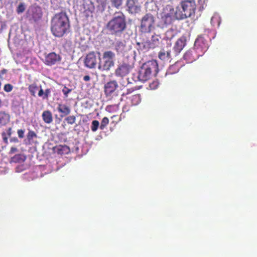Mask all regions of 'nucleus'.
<instances>
[{
    "mask_svg": "<svg viewBox=\"0 0 257 257\" xmlns=\"http://www.w3.org/2000/svg\"><path fill=\"white\" fill-rule=\"evenodd\" d=\"M196 7L194 0L182 1L176 7L175 11L171 6H167L162 14V20L165 24L168 25L174 19L180 20L190 18L194 15Z\"/></svg>",
    "mask_w": 257,
    "mask_h": 257,
    "instance_id": "obj_1",
    "label": "nucleus"
},
{
    "mask_svg": "<svg viewBox=\"0 0 257 257\" xmlns=\"http://www.w3.org/2000/svg\"><path fill=\"white\" fill-rule=\"evenodd\" d=\"M69 28L68 18L65 13L57 14L51 21V31L56 37L63 36Z\"/></svg>",
    "mask_w": 257,
    "mask_h": 257,
    "instance_id": "obj_2",
    "label": "nucleus"
},
{
    "mask_svg": "<svg viewBox=\"0 0 257 257\" xmlns=\"http://www.w3.org/2000/svg\"><path fill=\"white\" fill-rule=\"evenodd\" d=\"M125 17L122 13H116L107 25V29L110 35L119 37L126 28Z\"/></svg>",
    "mask_w": 257,
    "mask_h": 257,
    "instance_id": "obj_3",
    "label": "nucleus"
},
{
    "mask_svg": "<svg viewBox=\"0 0 257 257\" xmlns=\"http://www.w3.org/2000/svg\"><path fill=\"white\" fill-rule=\"evenodd\" d=\"M158 72L157 62L154 60L148 61L141 67L138 76V79L141 82H145L151 78L153 72L157 73Z\"/></svg>",
    "mask_w": 257,
    "mask_h": 257,
    "instance_id": "obj_4",
    "label": "nucleus"
},
{
    "mask_svg": "<svg viewBox=\"0 0 257 257\" xmlns=\"http://www.w3.org/2000/svg\"><path fill=\"white\" fill-rule=\"evenodd\" d=\"M99 62L98 63V69L101 71H109L111 68L114 66V58L115 54L111 51H105L101 58L100 53L98 52Z\"/></svg>",
    "mask_w": 257,
    "mask_h": 257,
    "instance_id": "obj_5",
    "label": "nucleus"
},
{
    "mask_svg": "<svg viewBox=\"0 0 257 257\" xmlns=\"http://www.w3.org/2000/svg\"><path fill=\"white\" fill-rule=\"evenodd\" d=\"M155 17L151 14H147L142 18L141 31L142 33H150L155 29Z\"/></svg>",
    "mask_w": 257,
    "mask_h": 257,
    "instance_id": "obj_6",
    "label": "nucleus"
},
{
    "mask_svg": "<svg viewBox=\"0 0 257 257\" xmlns=\"http://www.w3.org/2000/svg\"><path fill=\"white\" fill-rule=\"evenodd\" d=\"M110 42L117 55L124 54L126 49L125 40L116 37L114 40H110Z\"/></svg>",
    "mask_w": 257,
    "mask_h": 257,
    "instance_id": "obj_7",
    "label": "nucleus"
},
{
    "mask_svg": "<svg viewBox=\"0 0 257 257\" xmlns=\"http://www.w3.org/2000/svg\"><path fill=\"white\" fill-rule=\"evenodd\" d=\"M118 86L116 81L107 82L104 86V91L107 96H113L117 94L116 90Z\"/></svg>",
    "mask_w": 257,
    "mask_h": 257,
    "instance_id": "obj_8",
    "label": "nucleus"
},
{
    "mask_svg": "<svg viewBox=\"0 0 257 257\" xmlns=\"http://www.w3.org/2000/svg\"><path fill=\"white\" fill-rule=\"evenodd\" d=\"M130 67L126 63L119 64L115 70L116 76L123 78L130 73Z\"/></svg>",
    "mask_w": 257,
    "mask_h": 257,
    "instance_id": "obj_9",
    "label": "nucleus"
},
{
    "mask_svg": "<svg viewBox=\"0 0 257 257\" xmlns=\"http://www.w3.org/2000/svg\"><path fill=\"white\" fill-rule=\"evenodd\" d=\"M85 65L89 68H94L95 67L97 63L96 55L94 52L88 54L84 61Z\"/></svg>",
    "mask_w": 257,
    "mask_h": 257,
    "instance_id": "obj_10",
    "label": "nucleus"
},
{
    "mask_svg": "<svg viewBox=\"0 0 257 257\" xmlns=\"http://www.w3.org/2000/svg\"><path fill=\"white\" fill-rule=\"evenodd\" d=\"M126 7L128 12L132 14L138 13L141 10L140 6L135 0H127Z\"/></svg>",
    "mask_w": 257,
    "mask_h": 257,
    "instance_id": "obj_11",
    "label": "nucleus"
},
{
    "mask_svg": "<svg viewBox=\"0 0 257 257\" xmlns=\"http://www.w3.org/2000/svg\"><path fill=\"white\" fill-rule=\"evenodd\" d=\"M194 46L197 49H201L203 53L207 51L208 45L206 41L201 36L198 37L195 40Z\"/></svg>",
    "mask_w": 257,
    "mask_h": 257,
    "instance_id": "obj_12",
    "label": "nucleus"
},
{
    "mask_svg": "<svg viewBox=\"0 0 257 257\" xmlns=\"http://www.w3.org/2000/svg\"><path fill=\"white\" fill-rule=\"evenodd\" d=\"M60 56L53 52L49 53L45 57V63L47 65L51 66L60 61Z\"/></svg>",
    "mask_w": 257,
    "mask_h": 257,
    "instance_id": "obj_13",
    "label": "nucleus"
},
{
    "mask_svg": "<svg viewBox=\"0 0 257 257\" xmlns=\"http://www.w3.org/2000/svg\"><path fill=\"white\" fill-rule=\"evenodd\" d=\"M185 42L184 39H178L175 43L173 49L175 52V55H178L184 48Z\"/></svg>",
    "mask_w": 257,
    "mask_h": 257,
    "instance_id": "obj_14",
    "label": "nucleus"
},
{
    "mask_svg": "<svg viewBox=\"0 0 257 257\" xmlns=\"http://www.w3.org/2000/svg\"><path fill=\"white\" fill-rule=\"evenodd\" d=\"M10 115L5 111L0 112V127L6 125L10 121Z\"/></svg>",
    "mask_w": 257,
    "mask_h": 257,
    "instance_id": "obj_15",
    "label": "nucleus"
},
{
    "mask_svg": "<svg viewBox=\"0 0 257 257\" xmlns=\"http://www.w3.org/2000/svg\"><path fill=\"white\" fill-rule=\"evenodd\" d=\"M57 110L59 112L63 114L61 115L62 117L69 114L71 112L69 107L64 104H59Z\"/></svg>",
    "mask_w": 257,
    "mask_h": 257,
    "instance_id": "obj_16",
    "label": "nucleus"
},
{
    "mask_svg": "<svg viewBox=\"0 0 257 257\" xmlns=\"http://www.w3.org/2000/svg\"><path fill=\"white\" fill-rule=\"evenodd\" d=\"M42 117L44 121L46 123H51L53 121L52 113L49 110L44 111Z\"/></svg>",
    "mask_w": 257,
    "mask_h": 257,
    "instance_id": "obj_17",
    "label": "nucleus"
},
{
    "mask_svg": "<svg viewBox=\"0 0 257 257\" xmlns=\"http://www.w3.org/2000/svg\"><path fill=\"white\" fill-rule=\"evenodd\" d=\"M159 57L163 61H168L171 58L170 52L162 50L159 54Z\"/></svg>",
    "mask_w": 257,
    "mask_h": 257,
    "instance_id": "obj_18",
    "label": "nucleus"
},
{
    "mask_svg": "<svg viewBox=\"0 0 257 257\" xmlns=\"http://www.w3.org/2000/svg\"><path fill=\"white\" fill-rule=\"evenodd\" d=\"M152 43L150 42H146L144 45V47L146 48H154L156 45H157V43L159 41L158 36H152Z\"/></svg>",
    "mask_w": 257,
    "mask_h": 257,
    "instance_id": "obj_19",
    "label": "nucleus"
},
{
    "mask_svg": "<svg viewBox=\"0 0 257 257\" xmlns=\"http://www.w3.org/2000/svg\"><path fill=\"white\" fill-rule=\"evenodd\" d=\"M130 99L133 105H137L141 101V95L139 94L132 95L130 97Z\"/></svg>",
    "mask_w": 257,
    "mask_h": 257,
    "instance_id": "obj_20",
    "label": "nucleus"
},
{
    "mask_svg": "<svg viewBox=\"0 0 257 257\" xmlns=\"http://www.w3.org/2000/svg\"><path fill=\"white\" fill-rule=\"evenodd\" d=\"M210 22L212 25H214L216 22H217L219 26L221 22L220 17L217 13H215L212 17Z\"/></svg>",
    "mask_w": 257,
    "mask_h": 257,
    "instance_id": "obj_21",
    "label": "nucleus"
},
{
    "mask_svg": "<svg viewBox=\"0 0 257 257\" xmlns=\"http://www.w3.org/2000/svg\"><path fill=\"white\" fill-rule=\"evenodd\" d=\"M112 7L119 9L122 4L123 0H110Z\"/></svg>",
    "mask_w": 257,
    "mask_h": 257,
    "instance_id": "obj_22",
    "label": "nucleus"
},
{
    "mask_svg": "<svg viewBox=\"0 0 257 257\" xmlns=\"http://www.w3.org/2000/svg\"><path fill=\"white\" fill-rule=\"evenodd\" d=\"M39 89V87L35 84H31L29 87V90L31 94L33 96L35 95V93Z\"/></svg>",
    "mask_w": 257,
    "mask_h": 257,
    "instance_id": "obj_23",
    "label": "nucleus"
},
{
    "mask_svg": "<svg viewBox=\"0 0 257 257\" xmlns=\"http://www.w3.org/2000/svg\"><path fill=\"white\" fill-rule=\"evenodd\" d=\"M108 118L107 117H103L101 122L100 128L102 130H103L104 127L108 124Z\"/></svg>",
    "mask_w": 257,
    "mask_h": 257,
    "instance_id": "obj_24",
    "label": "nucleus"
},
{
    "mask_svg": "<svg viewBox=\"0 0 257 257\" xmlns=\"http://www.w3.org/2000/svg\"><path fill=\"white\" fill-rule=\"evenodd\" d=\"M99 125V122L98 120H94L92 121L91 130L93 132H95L98 129Z\"/></svg>",
    "mask_w": 257,
    "mask_h": 257,
    "instance_id": "obj_25",
    "label": "nucleus"
},
{
    "mask_svg": "<svg viewBox=\"0 0 257 257\" xmlns=\"http://www.w3.org/2000/svg\"><path fill=\"white\" fill-rule=\"evenodd\" d=\"M65 120L68 124H73L75 122L76 117L73 115L69 116L66 117Z\"/></svg>",
    "mask_w": 257,
    "mask_h": 257,
    "instance_id": "obj_26",
    "label": "nucleus"
},
{
    "mask_svg": "<svg viewBox=\"0 0 257 257\" xmlns=\"http://www.w3.org/2000/svg\"><path fill=\"white\" fill-rule=\"evenodd\" d=\"M25 10V5L23 3H21L19 5L17 9V12L18 14L22 13L24 12Z\"/></svg>",
    "mask_w": 257,
    "mask_h": 257,
    "instance_id": "obj_27",
    "label": "nucleus"
},
{
    "mask_svg": "<svg viewBox=\"0 0 257 257\" xmlns=\"http://www.w3.org/2000/svg\"><path fill=\"white\" fill-rule=\"evenodd\" d=\"M159 85L158 81H154L150 84L149 87L151 89L155 90L157 89Z\"/></svg>",
    "mask_w": 257,
    "mask_h": 257,
    "instance_id": "obj_28",
    "label": "nucleus"
},
{
    "mask_svg": "<svg viewBox=\"0 0 257 257\" xmlns=\"http://www.w3.org/2000/svg\"><path fill=\"white\" fill-rule=\"evenodd\" d=\"M13 88V86L10 84H6L4 86V90L7 92H11Z\"/></svg>",
    "mask_w": 257,
    "mask_h": 257,
    "instance_id": "obj_29",
    "label": "nucleus"
},
{
    "mask_svg": "<svg viewBox=\"0 0 257 257\" xmlns=\"http://www.w3.org/2000/svg\"><path fill=\"white\" fill-rule=\"evenodd\" d=\"M72 91L71 89H69L66 87H64L62 89V92L65 95V97H67L68 94Z\"/></svg>",
    "mask_w": 257,
    "mask_h": 257,
    "instance_id": "obj_30",
    "label": "nucleus"
},
{
    "mask_svg": "<svg viewBox=\"0 0 257 257\" xmlns=\"http://www.w3.org/2000/svg\"><path fill=\"white\" fill-rule=\"evenodd\" d=\"M174 67H175V66H171L169 68V69L168 70V71L166 73V74H172L177 73L178 71V69H177V70H176L175 71H173V69Z\"/></svg>",
    "mask_w": 257,
    "mask_h": 257,
    "instance_id": "obj_31",
    "label": "nucleus"
},
{
    "mask_svg": "<svg viewBox=\"0 0 257 257\" xmlns=\"http://www.w3.org/2000/svg\"><path fill=\"white\" fill-rule=\"evenodd\" d=\"M36 137V134L33 131H29L28 134V139H32L33 138Z\"/></svg>",
    "mask_w": 257,
    "mask_h": 257,
    "instance_id": "obj_32",
    "label": "nucleus"
},
{
    "mask_svg": "<svg viewBox=\"0 0 257 257\" xmlns=\"http://www.w3.org/2000/svg\"><path fill=\"white\" fill-rule=\"evenodd\" d=\"M51 90L50 89H47L44 92V96H43V99H46L50 95Z\"/></svg>",
    "mask_w": 257,
    "mask_h": 257,
    "instance_id": "obj_33",
    "label": "nucleus"
},
{
    "mask_svg": "<svg viewBox=\"0 0 257 257\" xmlns=\"http://www.w3.org/2000/svg\"><path fill=\"white\" fill-rule=\"evenodd\" d=\"M18 135L19 138H23L24 137V131L23 130H19Z\"/></svg>",
    "mask_w": 257,
    "mask_h": 257,
    "instance_id": "obj_34",
    "label": "nucleus"
},
{
    "mask_svg": "<svg viewBox=\"0 0 257 257\" xmlns=\"http://www.w3.org/2000/svg\"><path fill=\"white\" fill-rule=\"evenodd\" d=\"M206 0H198V2L199 3L200 5H201L200 8L202 9H204V5H206Z\"/></svg>",
    "mask_w": 257,
    "mask_h": 257,
    "instance_id": "obj_35",
    "label": "nucleus"
},
{
    "mask_svg": "<svg viewBox=\"0 0 257 257\" xmlns=\"http://www.w3.org/2000/svg\"><path fill=\"white\" fill-rule=\"evenodd\" d=\"M61 149H59V151L60 152L61 150L64 151L66 152L69 151V148L67 146H64L61 147Z\"/></svg>",
    "mask_w": 257,
    "mask_h": 257,
    "instance_id": "obj_36",
    "label": "nucleus"
},
{
    "mask_svg": "<svg viewBox=\"0 0 257 257\" xmlns=\"http://www.w3.org/2000/svg\"><path fill=\"white\" fill-rule=\"evenodd\" d=\"M38 96H40V97H42V96L43 97V96H44V92L43 89L41 87L39 91Z\"/></svg>",
    "mask_w": 257,
    "mask_h": 257,
    "instance_id": "obj_37",
    "label": "nucleus"
},
{
    "mask_svg": "<svg viewBox=\"0 0 257 257\" xmlns=\"http://www.w3.org/2000/svg\"><path fill=\"white\" fill-rule=\"evenodd\" d=\"M6 135L10 137L11 135L12 134V128L11 127H9L8 130H6Z\"/></svg>",
    "mask_w": 257,
    "mask_h": 257,
    "instance_id": "obj_38",
    "label": "nucleus"
},
{
    "mask_svg": "<svg viewBox=\"0 0 257 257\" xmlns=\"http://www.w3.org/2000/svg\"><path fill=\"white\" fill-rule=\"evenodd\" d=\"M2 136L4 141L7 143L8 142V137L6 135V133H3Z\"/></svg>",
    "mask_w": 257,
    "mask_h": 257,
    "instance_id": "obj_39",
    "label": "nucleus"
},
{
    "mask_svg": "<svg viewBox=\"0 0 257 257\" xmlns=\"http://www.w3.org/2000/svg\"><path fill=\"white\" fill-rule=\"evenodd\" d=\"M17 151V149L15 147H12L10 151V153L13 154Z\"/></svg>",
    "mask_w": 257,
    "mask_h": 257,
    "instance_id": "obj_40",
    "label": "nucleus"
},
{
    "mask_svg": "<svg viewBox=\"0 0 257 257\" xmlns=\"http://www.w3.org/2000/svg\"><path fill=\"white\" fill-rule=\"evenodd\" d=\"M90 79V77L88 75H85L84 77H83V80L85 81H89Z\"/></svg>",
    "mask_w": 257,
    "mask_h": 257,
    "instance_id": "obj_41",
    "label": "nucleus"
},
{
    "mask_svg": "<svg viewBox=\"0 0 257 257\" xmlns=\"http://www.w3.org/2000/svg\"><path fill=\"white\" fill-rule=\"evenodd\" d=\"M11 142H15V143H18L19 142L18 139L15 137L11 139Z\"/></svg>",
    "mask_w": 257,
    "mask_h": 257,
    "instance_id": "obj_42",
    "label": "nucleus"
},
{
    "mask_svg": "<svg viewBox=\"0 0 257 257\" xmlns=\"http://www.w3.org/2000/svg\"><path fill=\"white\" fill-rule=\"evenodd\" d=\"M187 56V54L184 56L185 57Z\"/></svg>",
    "mask_w": 257,
    "mask_h": 257,
    "instance_id": "obj_43",
    "label": "nucleus"
}]
</instances>
